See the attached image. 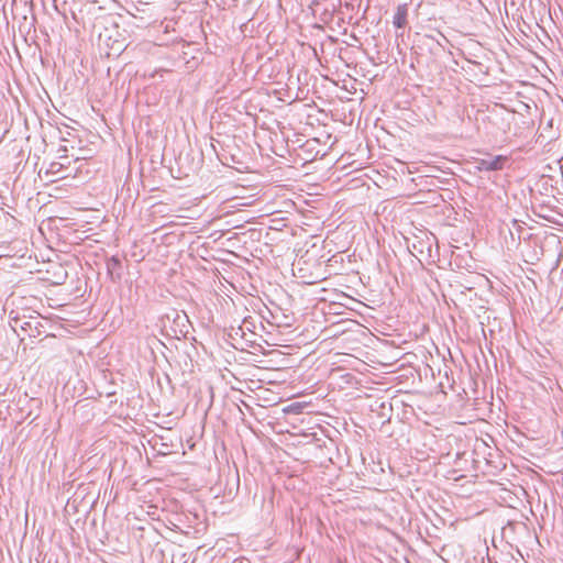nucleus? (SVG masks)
I'll use <instances>...</instances> for the list:
<instances>
[{
    "label": "nucleus",
    "instance_id": "423d86ee",
    "mask_svg": "<svg viewBox=\"0 0 563 563\" xmlns=\"http://www.w3.org/2000/svg\"><path fill=\"white\" fill-rule=\"evenodd\" d=\"M47 175L55 176L57 178L67 177L68 174L64 173L63 163L62 162H52L46 169Z\"/></svg>",
    "mask_w": 563,
    "mask_h": 563
},
{
    "label": "nucleus",
    "instance_id": "7ed1b4c3",
    "mask_svg": "<svg viewBox=\"0 0 563 563\" xmlns=\"http://www.w3.org/2000/svg\"><path fill=\"white\" fill-rule=\"evenodd\" d=\"M313 10L331 18L341 5V0H312Z\"/></svg>",
    "mask_w": 563,
    "mask_h": 563
},
{
    "label": "nucleus",
    "instance_id": "20e7f679",
    "mask_svg": "<svg viewBox=\"0 0 563 563\" xmlns=\"http://www.w3.org/2000/svg\"><path fill=\"white\" fill-rule=\"evenodd\" d=\"M108 276L112 282H118L122 278L123 266L118 256H111L106 263Z\"/></svg>",
    "mask_w": 563,
    "mask_h": 563
},
{
    "label": "nucleus",
    "instance_id": "39448f33",
    "mask_svg": "<svg viewBox=\"0 0 563 563\" xmlns=\"http://www.w3.org/2000/svg\"><path fill=\"white\" fill-rule=\"evenodd\" d=\"M407 7L406 4H402V5H398L397 8V11L394 15V19H393V24L395 25V27L397 29H401L406 25L407 23Z\"/></svg>",
    "mask_w": 563,
    "mask_h": 563
},
{
    "label": "nucleus",
    "instance_id": "f03ea898",
    "mask_svg": "<svg viewBox=\"0 0 563 563\" xmlns=\"http://www.w3.org/2000/svg\"><path fill=\"white\" fill-rule=\"evenodd\" d=\"M507 162V156L496 155L478 159L475 167L478 172L501 170Z\"/></svg>",
    "mask_w": 563,
    "mask_h": 563
},
{
    "label": "nucleus",
    "instance_id": "f257e3e1",
    "mask_svg": "<svg viewBox=\"0 0 563 563\" xmlns=\"http://www.w3.org/2000/svg\"><path fill=\"white\" fill-rule=\"evenodd\" d=\"M13 311L10 313V327L20 335V331L29 336H38L44 333V324L38 316H20Z\"/></svg>",
    "mask_w": 563,
    "mask_h": 563
},
{
    "label": "nucleus",
    "instance_id": "0eeeda50",
    "mask_svg": "<svg viewBox=\"0 0 563 563\" xmlns=\"http://www.w3.org/2000/svg\"><path fill=\"white\" fill-rule=\"evenodd\" d=\"M60 162L63 163V168L65 169L67 164H69V159H68V156H60Z\"/></svg>",
    "mask_w": 563,
    "mask_h": 563
}]
</instances>
